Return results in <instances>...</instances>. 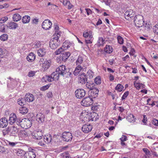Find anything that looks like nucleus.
<instances>
[{
    "instance_id": "nucleus-44",
    "label": "nucleus",
    "mask_w": 158,
    "mask_h": 158,
    "mask_svg": "<svg viewBox=\"0 0 158 158\" xmlns=\"http://www.w3.org/2000/svg\"><path fill=\"white\" fill-rule=\"evenodd\" d=\"M117 40L118 42L120 44H122L123 43V40L122 37L120 35H118L117 37Z\"/></svg>"
},
{
    "instance_id": "nucleus-10",
    "label": "nucleus",
    "mask_w": 158,
    "mask_h": 158,
    "mask_svg": "<svg viewBox=\"0 0 158 158\" xmlns=\"http://www.w3.org/2000/svg\"><path fill=\"white\" fill-rule=\"evenodd\" d=\"M98 87H97V89H93L91 91L90 93H89V96L92 99L95 100V101H97V98H96L98 97L99 92V90L98 89Z\"/></svg>"
},
{
    "instance_id": "nucleus-21",
    "label": "nucleus",
    "mask_w": 158,
    "mask_h": 158,
    "mask_svg": "<svg viewBox=\"0 0 158 158\" xmlns=\"http://www.w3.org/2000/svg\"><path fill=\"white\" fill-rule=\"evenodd\" d=\"M6 26L10 29H15L18 27V24L14 22L8 23Z\"/></svg>"
},
{
    "instance_id": "nucleus-39",
    "label": "nucleus",
    "mask_w": 158,
    "mask_h": 158,
    "mask_svg": "<svg viewBox=\"0 0 158 158\" xmlns=\"http://www.w3.org/2000/svg\"><path fill=\"white\" fill-rule=\"evenodd\" d=\"M25 102L26 100H25V99H24V98H21L18 99L17 101L18 104L21 106L24 105Z\"/></svg>"
},
{
    "instance_id": "nucleus-23",
    "label": "nucleus",
    "mask_w": 158,
    "mask_h": 158,
    "mask_svg": "<svg viewBox=\"0 0 158 158\" xmlns=\"http://www.w3.org/2000/svg\"><path fill=\"white\" fill-rule=\"evenodd\" d=\"M10 129L11 131V134L12 135H15L19 131V128L17 127V126H15L14 125Z\"/></svg>"
},
{
    "instance_id": "nucleus-2",
    "label": "nucleus",
    "mask_w": 158,
    "mask_h": 158,
    "mask_svg": "<svg viewBox=\"0 0 158 158\" xmlns=\"http://www.w3.org/2000/svg\"><path fill=\"white\" fill-rule=\"evenodd\" d=\"M143 19V17L142 15H136L134 18V20L135 26L138 27H142L144 23Z\"/></svg>"
},
{
    "instance_id": "nucleus-34",
    "label": "nucleus",
    "mask_w": 158,
    "mask_h": 158,
    "mask_svg": "<svg viewBox=\"0 0 158 158\" xmlns=\"http://www.w3.org/2000/svg\"><path fill=\"white\" fill-rule=\"evenodd\" d=\"M126 119L129 122H131L135 121V118L132 114H130L127 116Z\"/></svg>"
},
{
    "instance_id": "nucleus-12",
    "label": "nucleus",
    "mask_w": 158,
    "mask_h": 158,
    "mask_svg": "<svg viewBox=\"0 0 158 158\" xmlns=\"http://www.w3.org/2000/svg\"><path fill=\"white\" fill-rule=\"evenodd\" d=\"M33 138L36 139H42L43 134L41 131H35L32 133Z\"/></svg>"
},
{
    "instance_id": "nucleus-28",
    "label": "nucleus",
    "mask_w": 158,
    "mask_h": 158,
    "mask_svg": "<svg viewBox=\"0 0 158 158\" xmlns=\"http://www.w3.org/2000/svg\"><path fill=\"white\" fill-rule=\"evenodd\" d=\"M35 56L33 52L30 53L27 57V60L29 62L33 61L35 59Z\"/></svg>"
},
{
    "instance_id": "nucleus-57",
    "label": "nucleus",
    "mask_w": 158,
    "mask_h": 158,
    "mask_svg": "<svg viewBox=\"0 0 158 158\" xmlns=\"http://www.w3.org/2000/svg\"><path fill=\"white\" fill-rule=\"evenodd\" d=\"M152 123L155 126H158V120L154 119L152 120Z\"/></svg>"
},
{
    "instance_id": "nucleus-4",
    "label": "nucleus",
    "mask_w": 158,
    "mask_h": 158,
    "mask_svg": "<svg viewBox=\"0 0 158 158\" xmlns=\"http://www.w3.org/2000/svg\"><path fill=\"white\" fill-rule=\"evenodd\" d=\"M56 70L60 75L62 76H64L67 74L68 75L69 72V69H66L65 66L63 65L58 67Z\"/></svg>"
},
{
    "instance_id": "nucleus-55",
    "label": "nucleus",
    "mask_w": 158,
    "mask_h": 158,
    "mask_svg": "<svg viewBox=\"0 0 158 158\" xmlns=\"http://www.w3.org/2000/svg\"><path fill=\"white\" fill-rule=\"evenodd\" d=\"M50 85H44L41 87L40 89L41 90L44 91L45 90L49 88Z\"/></svg>"
},
{
    "instance_id": "nucleus-63",
    "label": "nucleus",
    "mask_w": 158,
    "mask_h": 158,
    "mask_svg": "<svg viewBox=\"0 0 158 158\" xmlns=\"http://www.w3.org/2000/svg\"><path fill=\"white\" fill-rule=\"evenodd\" d=\"M89 35V33L87 32H84L83 33V36L84 37L86 38H87L88 37Z\"/></svg>"
},
{
    "instance_id": "nucleus-26",
    "label": "nucleus",
    "mask_w": 158,
    "mask_h": 158,
    "mask_svg": "<svg viewBox=\"0 0 158 158\" xmlns=\"http://www.w3.org/2000/svg\"><path fill=\"white\" fill-rule=\"evenodd\" d=\"M44 142L47 144H52V136L51 135L44 137Z\"/></svg>"
},
{
    "instance_id": "nucleus-42",
    "label": "nucleus",
    "mask_w": 158,
    "mask_h": 158,
    "mask_svg": "<svg viewBox=\"0 0 158 158\" xmlns=\"http://www.w3.org/2000/svg\"><path fill=\"white\" fill-rule=\"evenodd\" d=\"M93 72L91 70H89L87 72L86 76H87L88 78L89 79L92 78L93 75Z\"/></svg>"
},
{
    "instance_id": "nucleus-61",
    "label": "nucleus",
    "mask_w": 158,
    "mask_h": 158,
    "mask_svg": "<svg viewBox=\"0 0 158 158\" xmlns=\"http://www.w3.org/2000/svg\"><path fill=\"white\" fill-rule=\"evenodd\" d=\"M47 97L49 98H52L53 96V94L52 92H49L47 94Z\"/></svg>"
},
{
    "instance_id": "nucleus-37",
    "label": "nucleus",
    "mask_w": 158,
    "mask_h": 158,
    "mask_svg": "<svg viewBox=\"0 0 158 158\" xmlns=\"http://www.w3.org/2000/svg\"><path fill=\"white\" fill-rule=\"evenodd\" d=\"M19 110L20 113L24 114L28 112V110L27 108L25 107H22L19 109Z\"/></svg>"
},
{
    "instance_id": "nucleus-53",
    "label": "nucleus",
    "mask_w": 158,
    "mask_h": 158,
    "mask_svg": "<svg viewBox=\"0 0 158 158\" xmlns=\"http://www.w3.org/2000/svg\"><path fill=\"white\" fill-rule=\"evenodd\" d=\"M94 82L96 84V85H97V87H98L99 84V76L95 78L94 79Z\"/></svg>"
},
{
    "instance_id": "nucleus-46",
    "label": "nucleus",
    "mask_w": 158,
    "mask_h": 158,
    "mask_svg": "<svg viewBox=\"0 0 158 158\" xmlns=\"http://www.w3.org/2000/svg\"><path fill=\"white\" fill-rule=\"evenodd\" d=\"M99 46H103L105 43V40L103 38L101 37L99 38Z\"/></svg>"
},
{
    "instance_id": "nucleus-16",
    "label": "nucleus",
    "mask_w": 158,
    "mask_h": 158,
    "mask_svg": "<svg viewBox=\"0 0 158 158\" xmlns=\"http://www.w3.org/2000/svg\"><path fill=\"white\" fill-rule=\"evenodd\" d=\"M135 13L133 11V10L131 9L127 10L124 14L125 18L126 19H129V17L131 18L134 16Z\"/></svg>"
},
{
    "instance_id": "nucleus-31",
    "label": "nucleus",
    "mask_w": 158,
    "mask_h": 158,
    "mask_svg": "<svg viewBox=\"0 0 158 158\" xmlns=\"http://www.w3.org/2000/svg\"><path fill=\"white\" fill-rule=\"evenodd\" d=\"M82 69H83L81 66H77L73 72V74L75 76L77 75L81 71Z\"/></svg>"
},
{
    "instance_id": "nucleus-7",
    "label": "nucleus",
    "mask_w": 158,
    "mask_h": 158,
    "mask_svg": "<svg viewBox=\"0 0 158 158\" xmlns=\"http://www.w3.org/2000/svg\"><path fill=\"white\" fill-rule=\"evenodd\" d=\"M20 121V119H16V116L15 114H10L9 119V123L10 124L12 125L14 123V125H15V124L18 125V123Z\"/></svg>"
},
{
    "instance_id": "nucleus-35",
    "label": "nucleus",
    "mask_w": 158,
    "mask_h": 158,
    "mask_svg": "<svg viewBox=\"0 0 158 158\" xmlns=\"http://www.w3.org/2000/svg\"><path fill=\"white\" fill-rule=\"evenodd\" d=\"M104 51L107 53H110L113 51L112 48L111 46L106 45L104 48Z\"/></svg>"
},
{
    "instance_id": "nucleus-20",
    "label": "nucleus",
    "mask_w": 158,
    "mask_h": 158,
    "mask_svg": "<svg viewBox=\"0 0 158 158\" xmlns=\"http://www.w3.org/2000/svg\"><path fill=\"white\" fill-rule=\"evenodd\" d=\"M34 98L33 95L30 94H27L25 96V100L28 102H30L33 101Z\"/></svg>"
},
{
    "instance_id": "nucleus-33",
    "label": "nucleus",
    "mask_w": 158,
    "mask_h": 158,
    "mask_svg": "<svg viewBox=\"0 0 158 158\" xmlns=\"http://www.w3.org/2000/svg\"><path fill=\"white\" fill-rule=\"evenodd\" d=\"M30 17L28 15H25L22 18V22L24 23H28L30 21Z\"/></svg>"
},
{
    "instance_id": "nucleus-43",
    "label": "nucleus",
    "mask_w": 158,
    "mask_h": 158,
    "mask_svg": "<svg viewBox=\"0 0 158 158\" xmlns=\"http://www.w3.org/2000/svg\"><path fill=\"white\" fill-rule=\"evenodd\" d=\"M8 37V36L7 34H4L0 36V39L1 40L3 41H5L7 40Z\"/></svg>"
},
{
    "instance_id": "nucleus-36",
    "label": "nucleus",
    "mask_w": 158,
    "mask_h": 158,
    "mask_svg": "<svg viewBox=\"0 0 158 158\" xmlns=\"http://www.w3.org/2000/svg\"><path fill=\"white\" fill-rule=\"evenodd\" d=\"M21 19V16L18 14H15L13 15V19L15 21L17 22L19 21Z\"/></svg>"
},
{
    "instance_id": "nucleus-9",
    "label": "nucleus",
    "mask_w": 158,
    "mask_h": 158,
    "mask_svg": "<svg viewBox=\"0 0 158 158\" xmlns=\"http://www.w3.org/2000/svg\"><path fill=\"white\" fill-rule=\"evenodd\" d=\"M76 96L78 98H83L85 94V90L83 89H77L75 92Z\"/></svg>"
},
{
    "instance_id": "nucleus-14",
    "label": "nucleus",
    "mask_w": 158,
    "mask_h": 158,
    "mask_svg": "<svg viewBox=\"0 0 158 158\" xmlns=\"http://www.w3.org/2000/svg\"><path fill=\"white\" fill-rule=\"evenodd\" d=\"M34 149H31V151H29L26 152L25 155V158H35L36 155Z\"/></svg>"
},
{
    "instance_id": "nucleus-38",
    "label": "nucleus",
    "mask_w": 158,
    "mask_h": 158,
    "mask_svg": "<svg viewBox=\"0 0 158 158\" xmlns=\"http://www.w3.org/2000/svg\"><path fill=\"white\" fill-rule=\"evenodd\" d=\"M83 61V58L81 56H79L76 61L77 65L81 66L80 64H82Z\"/></svg>"
},
{
    "instance_id": "nucleus-22",
    "label": "nucleus",
    "mask_w": 158,
    "mask_h": 158,
    "mask_svg": "<svg viewBox=\"0 0 158 158\" xmlns=\"http://www.w3.org/2000/svg\"><path fill=\"white\" fill-rule=\"evenodd\" d=\"M97 101H94L93 102V106L92 107V110L94 112L98 111V109L99 108L98 103V98L97 99Z\"/></svg>"
},
{
    "instance_id": "nucleus-59",
    "label": "nucleus",
    "mask_w": 158,
    "mask_h": 158,
    "mask_svg": "<svg viewBox=\"0 0 158 158\" xmlns=\"http://www.w3.org/2000/svg\"><path fill=\"white\" fill-rule=\"evenodd\" d=\"M120 139L121 142H124L127 140V137L125 135H122V137Z\"/></svg>"
},
{
    "instance_id": "nucleus-54",
    "label": "nucleus",
    "mask_w": 158,
    "mask_h": 158,
    "mask_svg": "<svg viewBox=\"0 0 158 158\" xmlns=\"http://www.w3.org/2000/svg\"><path fill=\"white\" fill-rule=\"evenodd\" d=\"M10 131V129L8 127L3 131V134H6L8 133Z\"/></svg>"
},
{
    "instance_id": "nucleus-41",
    "label": "nucleus",
    "mask_w": 158,
    "mask_h": 158,
    "mask_svg": "<svg viewBox=\"0 0 158 158\" xmlns=\"http://www.w3.org/2000/svg\"><path fill=\"white\" fill-rule=\"evenodd\" d=\"M123 86L121 84H118L115 88V89L118 91L120 92L122 91Z\"/></svg>"
},
{
    "instance_id": "nucleus-3",
    "label": "nucleus",
    "mask_w": 158,
    "mask_h": 158,
    "mask_svg": "<svg viewBox=\"0 0 158 158\" xmlns=\"http://www.w3.org/2000/svg\"><path fill=\"white\" fill-rule=\"evenodd\" d=\"M95 100L92 99L90 97H85L81 102V105L84 106H88L93 104L94 101Z\"/></svg>"
},
{
    "instance_id": "nucleus-25",
    "label": "nucleus",
    "mask_w": 158,
    "mask_h": 158,
    "mask_svg": "<svg viewBox=\"0 0 158 158\" xmlns=\"http://www.w3.org/2000/svg\"><path fill=\"white\" fill-rule=\"evenodd\" d=\"M86 87L88 89L92 90L94 89H97V85L94 83L87 82L86 85Z\"/></svg>"
},
{
    "instance_id": "nucleus-50",
    "label": "nucleus",
    "mask_w": 158,
    "mask_h": 158,
    "mask_svg": "<svg viewBox=\"0 0 158 158\" xmlns=\"http://www.w3.org/2000/svg\"><path fill=\"white\" fill-rule=\"evenodd\" d=\"M4 50L2 48H0V58H2L4 56Z\"/></svg>"
},
{
    "instance_id": "nucleus-19",
    "label": "nucleus",
    "mask_w": 158,
    "mask_h": 158,
    "mask_svg": "<svg viewBox=\"0 0 158 158\" xmlns=\"http://www.w3.org/2000/svg\"><path fill=\"white\" fill-rule=\"evenodd\" d=\"M8 124L7 119L6 118L0 119V127L3 128L6 127Z\"/></svg>"
},
{
    "instance_id": "nucleus-8",
    "label": "nucleus",
    "mask_w": 158,
    "mask_h": 158,
    "mask_svg": "<svg viewBox=\"0 0 158 158\" xmlns=\"http://www.w3.org/2000/svg\"><path fill=\"white\" fill-rule=\"evenodd\" d=\"M72 137V134L69 132H64L62 134V139L68 142L71 140Z\"/></svg>"
},
{
    "instance_id": "nucleus-64",
    "label": "nucleus",
    "mask_w": 158,
    "mask_h": 158,
    "mask_svg": "<svg viewBox=\"0 0 158 158\" xmlns=\"http://www.w3.org/2000/svg\"><path fill=\"white\" fill-rule=\"evenodd\" d=\"M143 150L146 154H148L149 153H150V152L147 148H143Z\"/></svg>"
},
{
    "instance_id": "nucleus-49",
    "label": "nucleus",
    "mask_w": 158,
    "mask_h": 158,
    "mask_svg": "<svg viewBox=\"0 0 158 158\" xmlns=\"http://www.w3.org/2000/svg\"><path fill=\"white\" fill-rule=\"evenodd\" d=\"M0 31L3 32H5V26L4 24L0 23Z\"/></svg>"
},
{
    "instance_id": "nucleus-11",
    "label": "nucleus",
    "mask_w": 158,
    "mask_h": 158,
    "mask_svg": "<svg viewBox=\"0 0 158 158\" xmlns=\"http://www.w3.org/2000/svg\"><path fill=\"white\" fill-rule=\"evenodd\" d=\"M52 25L51 22L48 19L45 20L42 23V28L45 30H48L51 28Z\"/></svg>"
},
{
    "instance_id": "nucleus-29",
    "label": "nucleus",
    "mask_w": 158,
    "mask_h": 158,
    "mask_svg": "<svg viewBox=\"0 0 158 158\" xmlns=\"http://www.w3.org/2000/svg\"><path fill=\"white\" fill-rule=\"evenodd\" d=\"M42 81L43 82H46L47 81H48L49 82H51L52 80V77L50 75H45L44 76L42 79Z\"/></svg>"
},
{
    "instance_id": "nucleus-18",
    "label": "nucleus",
    "mask_w": 158,
    "mask_h": 158,
    "mask_svg": "<svg viewBox=\"0 0 158 158\" xmlns=\"http://www.w3.org/2000/svg\"><path fill=\"white\" fill-rule=\"evenodd\" d=\"M36 118L39 122L43 123L44 121L45 116L41 113H39L36 115Z\"/></svg>"
},
{
    "instance_id": "nucleus-27",
    "label": "nucleus",
    "mask_w": 158,
    "mask_h": 158,
    "mask_svg": "<svg viewBox=\"0 0 158 158\" xmlns=\"http://www.w3.org/2000/svg\"><path fill=\"white\" fill-rule=\"evenodd\" d=\"M60 74H59L58 72L56 70V71L53 72L51 74V76L52 77V80H57L59 77Z\"/></svg>"
},
{
    "instance_id": "nucleus-52",
    "label": "nucleus",
    "mask_w": 158,
    "mask_h": 158,
    "mask_svg": "<svg viewBox=\"0 0 158 158\" xmlns=\"http://www.w3.org/2000/svg\"><path fill=\"white\" fill-rule=\"evenodd\" d=\"M8 20V18L7 17H4L0 19V23L2 24Z\"/></svg>"
},
{
    "instance_id": "nucleus-17",
    "label": "nucleus",
    "mask_w": 158,
    "mask_h": 158,
    "mask_svg": "<svg viewBox=\"0 0 158 158\" xmlns=\"http://www.w3.org/2000/svg\"><path fill=\"white\" fill-rule=\"evenodd\" d=\"M13 151L18 156L20 157L25 156L26 154L25 151L21 149H14Z\"/></svg>"
},
{
    "instance_id": "nucleus-62",
    "label": "nucleus",
    "mask_w": 158,
    "mask_h": 158,
    "mask_svg": "<svg viewBox=\"0 0 158 158\" xmlns=\"http://www.w3.org/2000/svg\"><path fill=\"white\" fill-rule=\"evenodd\" d=\"M41 44V42L40 41H37L35 43V46L37 48H39Z\"/></svg>"
},
{
    "instance_id": "nucleus-15",
    "label": "nucleus",
    "mask_w": 158,
    "mask_h": 158,
    "mask_svg": "<svg viewBox=\"0 0 158 158\" xmlns=\"http://www.w3.org/2000/svg\"><path fill=\"white\" fill-rule=\"evenodd\" d=\"M92 129V126L89 124H85L82 126L81 130L82 131L86 133H87L90 131Z\"/></svg>"
},
{
    "instance_id": "nucleus-1",
    "label": "nucleus",
    "mask_w": 158,
    "mask_h": 158,
    "mask_svg": "<svg viewBox=\"0 0 158 158\" xmlns=\"http://www.w3.org/2000/svg\"><path fill=\"white\" fill-rule=\"evenodd\" d=\"M31 124V119L24 118L19 122L18 123V125L19 126V125L22 128L26 129L30 127Z\"/></svg>"
},
{
    "instance_id": "nucleus-13",
    "label": "nucleus",
    "mask_w": 158,
    "mask_h": 158,
    "mask_svg": "<svg viewBox=\"0 0 158 158\" xmlns=\"http://www.w3.org/2000/svg\"><path fill=\"white\" fill-rule=\"evenodd\" d=\"M79 82L82 84H85L87 81L88 77L84 73H81L78 76Z\"/></svg>"
},
{
    "instance_id": "nucleus-51",
    "label": "nucleus",
    "mask_w": 158,
    "mask_h": 158,
    "mask_svg": "<svg viewBox=\"0 0 158 158\" xmlns=\"http://www.w3.org/2000/svg\"><path fill=\"white\" fill-rule=\"evenodd\" d=\"M35 72L34 71H30L28 73V76L30 77H33L35 75Z\"/></svg>"
},
{
    "instance_id": "nucleus-24",
    "label": "nucleus",
    "mask_w": 158,
    "mask_h": 158,
    "mask_svg": "<svg viewBox=\"0 0 158 158\" xmlns=\"http://www.w3.org/2000/svg\"><path fill=\"white\" fill-rule=\"evenodd\" d=\"M51 61L50 60H45L42 64L43 68L45 69H48L51 65Z\"/></svg>"
},
{
    "instance_id": "nucleus-58",
    "label": "nucleus",
    "mask_w": 158,
    "mask_h": 158,
    "mask_svg": "<svg viewBox=\"0 0 158 158\" xmlns=\"http://www.w3.org/2000/svg\"><path fill=\"white\" fill-rule=\"evenodd\" d=\"M38 19H32V23L35 24H37L38 22Z\"/></svg>"
},
{
    "instance_id": "nucleus-47",
    "label": "nucleus",
    "mask_w": 158,
    "mask_h": 158,
    "mask_svg": "<svg viewBox=\"0 0 158 158\" xmlns=\"http://www.w3.org/2000/svg\"><path fill=\"white\" fill-rule=\"evenodd\" d=\"M63 50L64 49L60 47L55 52V54L56 55H58L60 54L63 51Z\"/></svg>"
},
{
    "instance_id": "nucleus-48",
    "label": "nucleus",
    "mask_w": 158,
    "mask_h": 158,
    "mask_svg": "<svg viewBox=\"0 0 158 158\" xmlns=\"http://www.w3.org/2000/svg\"><path fill=\"white\" fill-rule=\"evenodd\" d=\"M129 94V93L128 91H126L125 92L124 94L122 96L121 98V100H123L125 99L128 96Z\"/></svg>"
},
{
    "instance_id": "nucleus-32",
    "label": "nucleus",
    "mask_w": 158,
    "mask_h": 158,
    "mask_svg": "<svg viewBox=\"0 0 158 158\" xmlns=\"http://www.w3.org/2000/svg\"><path fill=\"white\" fill-rule=\"evenodd\" d=\"M91 120L92 121H96L98 119V113L95 112H94L92 114L91 116Z\"/></svg>"
},
{
    "instance_id": "nucleus-30",
    "label": "nucleus",
    "mask_w": 158,
    "mask_h": 158,
    "mask_svg": "<svg viewBox=\"0 0 158 158\" xmlns=\"http://www.w3.org/2000/svg\"><path fill=\"white\" fill-rule=\"evenodd\" d=\"M46 52V50L44 48H40L37 51V53L38 55L41 57L44 56Z\"/></svg>"
},
{
    "instance_id": "nucleus-45",
    "label": "nucleus",
    "mask_w": 158,
    "mask_h": 158,
    "mask_svg": "<svg viewBox=\"0 0 158 158\" xmlns=\"http://www.w3.org/2000/svg\"><path fill=\"white\" fill-rule=\"evenodd\" d=\"M153 31L155 34L158 35V24H156L153 27Z\"/></svg>"
},
{
    "instance_id": "nucleus-5",
    "label": "nucleus",
    "mask_w": 158,
    "mask_h": 158,
    "mask_svg": "<svg viewBox=\"0 0 158 158\" xmlns=\"http://www.w3.org/2000/svg\"><path fill=\"white\" fill-rule=\"evenodd\" d=\"M70 55V53L69 52H66L61 53L59 58H57V61L58 62L62 60L65 62Z\"/></svg>"
},
{
    "instance_id": "nucleus-40",
    "label": "nucleus",
    "mask_w": 158,
    "mask_h": 158,
    "mask_svg": "<svg viewBox=\"0 0 158 158\" xmlns=\"http://www.w3.org/2000/svg\"><path fill=\"white\" fill-rule=\"evenodd\" d=\"M60 33H61L60 31H55V34L54 35V37L53 38H55L56 40L60 41L59 38L60 37Z\"/></svg>"
},
{
    "instance_id": "nucleus-56",
    "label": "nucleus",
    "mask_w": 158,
    "mask_h": 158,
    "mask_svg": "<svg viewBox=\"0 0 158 158\" xmlns=\"http://www.w3.org/2000/svg\"><path fill=\"white\" fill-rule=\"evenodd\" d=\"M134 85L135 87L137 89H139L140 88V83H137L136 81L134 82Z\"/></svg>"
},
{
    "instance_id": "nucleus-6",
    "label": "nucleus",
    "mask_w": 158,
    "mask_h": 158,
    "mask_svg": "<svg viewBox=\"0 0 158 158\" xmlns=\"http://www.w3.org/2000/svg\"><path fill=\"white\" fill-rule=\"evenodd\" d=\"M60 44V41L56 40L55 38L51 39L49 43L50 47L52 49L56 48Z\"/></svg>"
},
{
    "instance_id": "nucleus-60",
    "label": "nucleus",
    "mask_w": 158,
    "mask_h": 158,
    "mask_svg": "<svg viewBox=\"0 0 158 158\" xmlns=\"http://www.w3.org/2000/svg\"><path fill=\"white\" fill-rule=\"evenodd\" d=\"M5 151V148L3 146L0 145V153H2Z\"/></svg>"
}]
</instances>
